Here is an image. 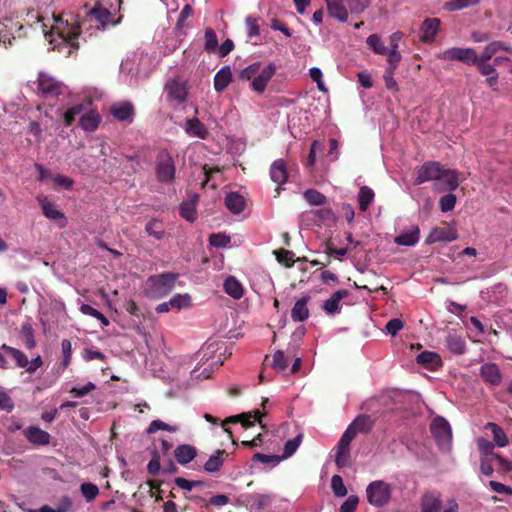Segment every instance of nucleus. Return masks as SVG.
Here are the masks:
<instances>
[{
    "mask_svg": "<svg viewBox=\"0 0 512 512\" xmlns=\"http://www.w3.org/2000/svg\"><path fill=\"white\" fill-rule=\"evenodd\" d=\"M155 172L160 183L169 184L175 179L176 168L174 159L167 150H162L157 155Z\"/></svg>",
    "mask_w": 512,
    "mask_h": 512,
    "instance_id": "20e7f679",
    "label": "nucleus"
},
{
    "mask_svg": "<svg viewBox=\"0 0 512 512\" xmlns=\"http://www.w3.org/2000/svg\"><path fill=\"white\" fill-rule=\"evenodd\" d=\"M301 441H302L301 434L297 435L293 439H289L284 445V452H283V456L281 458H288V457L292 456L298 449Z\"/></svg>",
    "mask_w": 512,
    "mask_h": 512,
    "instance_id": "603ef678",
    "label": "nucleus"
},
{
    "mask_svg": "<svg viewBox=\"0 0 512 512\" xmlns=\"http://www.w3.org/2000/svg\"><path fill=\"white\" fill-rule=\"evenodd\" d=\"M366 43L367 46L376 54L385 55L388 53V48L384 45L381 37L378 34H372L368 36Z\"/></svg>",
    "mask_w": 512,
    "mask_h": 512,
    "instance_id": "79ce46f5",
    "label": "nucleus"
},
{
    "mask_svg": "<svg viewBox=\"0 0 512 512\" xmlns=\"http://www.w3.org/2000/svg\"><path fill=\"white\" fill-rule=\"evenodd\" d=\"M304 199L312 206H322L326 203V196L315 189H308L303 193Z\"/></svg>",
    "mask_w": 512,
    "mask_h": 512,
    "instance_id": "c03bdc74",
    "label": "nucleus"
},
{
    "mask_svg": "<svg viewBox=\"0 0 512 512\" xmlns=\"http://www.w3.org/2000/svg\"><path fill=\"white\" fill-rule=\"evenodd\" d=\"M232 82V70L229 65L223 66L214 76V88L223 92Z\"/></svg>",
    "mask_w": 512,
    "mask_h": 512,
    "instance_id": "cd10ccee",
    "label": "nucleus"
},
{
    "mask_svg": "<svg viewBox=\"0 0 512 512\" xmlns=\"http://www.w3.org/2000/svg\"><path fill=\"white\" fill-rule=\"evenodd\" d=\"M54 24L51 28L52 34H57L70 47L76 48V39L80 35V24L73 15L53 16Z\"/></svg>",
    "mask_w": 512,
    "mask_h": 512,
    "instance_id": "7ed1b4c3",
    "label": "nucleus"
},
{
    "mask_svg": "<svg viewBox=\"0 0 512 512\" xmlns=\"http://www.w3.org/2000/svg\"><path fill=\"white\" fill-rule=\"evenodd\" d=\"M437 58L445 61H459L465 65L471 66L478 61V55L475 49L467 47L448 48L437 55Z\"/></svg>",
    "mask_w": 512,
    "mask_h": 512,
    "instance_id": "0eeeda50",
    "label": "nucleus"
},
{
    "mask_svg": "<svg viewBox=\"0 0 512 512\" xmlns=\"http://www.w3.org/2000/svg\"><path fill=\"white\" fill-rule=\"evenodd\" d=\"M480 375L489 384H498L501 380L499 367L495 363H485L481 366Z\"/></svg>",
    "mask_w": 512,
    "mask_h": 512,
    "instance_id": "c756f323",
    "label": "nucleus"
},
{
    "mask_svg": "<svg viewBox=\"0 0 512 512\" xmlns=\"http://www.w3.org/2000/svg\"><path fill=\"white\" fill-rule=\"evenodd\" d=\"M331 488L335 496L344 497L347 494V489L343 483L341 476L334 475L331 479Z\"/></svg>",
    "mask_w": 512,
    "mask_h": 512,
    "instance_id": "13d9d810",
    "label": "nucleus"
},
{
    "mask_svg": "<svg viewBox=\"0 0 512 512\" xmlns=\"http://www.w3.org/2000/svg\"><path fill=\"white\" fill-rule=\"evenodd\" d=\"M145 231L157 240L163 239L165 235L163 224L158 219L150 220L145 226Z\"/></svg>",
    "mask_w": 512,
    "mask_h": 512,
    "instance_id": "a19ab883",
    "label": "nucleus"
},
{
    "mask_svg": "<svg viewBox=\"0 0 512 512\" xmlns=\"http://www.w3.org/2000/svg\"><path fill=\"white\" fill-rule=\"evenodd\" d=\"M223 288L225 293L235 300L241 299L244 295L243 285L234 276L225 279Z\"/></svg>",
    "mask_w": 512,
    "mask_h": 512,
    "instance_id": "c85d7f7f",
    "label": "nucleus"
},
{
    "mask_svg": "<svg viewBox=\"0 0 512 512\" xmlns=\"http://www.w3.org/2000/svg\"><path fill=\"white\" fill-rule=\"evenodd\" d=\"M459 185L458 173L452 169L441 170V175L438 180L433 183V189L436 192H451L454 191Z\"/></svg>",
    "mask_w": 512,
    "mask_h": 512,
    "instance_id": "1a4fd4ad",
    "label": "nucleus"
},
{
    "mask_svg": "<svg viewBox=\"0 0 512 512\" xmlns=\"http://www.w3.org/2000/svg\"><path fill=\"white\" fill-rule=\"evenodd\" d=\"M404 326V323L399 318H393L389 320L385 326V331L387 334L395 336Z\"/></svg>",
    "mask_w": 512,
    "mask_h": 512,
    "instance_id": "338daca9",
    "label": "nucleus"
},
{
    "mask_svg": "<svg viewBox=\"0 0 512 512\" xmlns=\"http://www.w3.org/2000/svg\"><path fill=\"white\" fill-rule=\"evenodd\" d=\"M358 503V496L350 495L340 506V512H354L358 506Z\"/></svg>",
    "mask_w": 512,
    "mask_h": 512,
    "instance_id": "774afa93",
    "label": "nucleus"
},
{
    "mask_svg": "<svg viewBox=\"0 0 512 512\" xmlns=\"http://www.w3.org/2000/svg\"><path fill=\"white\" fill-rule=\"evenodd\" d=\"M20 335L25 343L26 348L32 349L36 346V341L34 338V329L31 323L26 322L22 324Z\"/></svg>",
    "mask_w": 512,
    "mask_h": 512,
    "instance_id": "37998d69",
    "label": "nucleus"
},
{
    "mask_svg": "<svg viewBox=\"0 0 512 512\" xmlns=\"http://www.w3.org/2000/svg\"><path fill=\"white\" fill-rule=\"evenodd\" d=\"M253 413L254 415L251 412L245 413L246 416L240 421L243 427L249 428L254 426L255 422L261 423V418L266 415V413H262L259 410H255Z\"/></svg>",
    "mask_w": 512,
    "mask_h": 512,
    "instance_id": "4d7b16f0",
    "label": "nucleus"
},
{
    "mask_svg": "<svg viewBox=\"0 0 512 512\" xmlns=\"http://www.w3.org/2000/svg\"><path fill=\"white\" fill-rule=\"evenodd\" d=\"M345 2L351 13H361L368 6V0H345Z\"/></svg>",
    "mask_w": 512,
    "mask_h": 512,
    "instance_id": "69168bd1",
    "label": "nucleus"
},
{
    "mask_svg": "<svg viewBox=\"0 0 512 512\" xmlns=\"http://www.w3.org/2000/svg\"><path fill=\"white\" fill-rule=\"evenodd\" d=\"M276 72V66L273 63H269L268 65L262 66L258 70L255 78L250 83V87L253 91L257 92L258 94H262L274 76Z\"/></svg>",
    "mask_w": 512,
    "mask_h": 512,
    "instance_id": "9d476101",
    "label": "nucleus"
},
{
    "mask_svg": "<svg viewBox=\"0 0 512 512\" xmlns=\"http://www.w3.org/2000/svg\"><path fill=\"white\" fill-rule=\"evenodd\" d=\"M84 110V106L81 103L74 104L63 112L64 125L69 127L75 120V117L81 114Z\"/></svg>",
    "mask_w": 512,
    "mask_h": 512,
    "instance_id": "49530a36",
    "label": "nucleus"
},
{
    "mask_svg": "<svg viewBox=\"0 0 512 512\" xmlns=\"http://www.w3.org/2000/svg\"><path fill=\"white\" fill-rule=\"evenodd\" d=\"M68 88L48 73L41 72L38 76V93L44 98H53L65 94Z\"/></svg>",
    "mask_w": 512,
    "mask_h": 512,
    "instance_id": "423d86ee",
    "label": "nucleus"
},
{
    "mask_svg": "<svg viewBox=\"0 0 512 512\" xmlns=\"http://www.w3.org/2000/svg\"><path fill=\"white\" fill-rule=\"evenodd\" d=\"M485 428L491 431L493 434V440L498 447H505L508 445V437L498 424L489 422L486 424Z\"/></svg>",
    "mask_w": 512,
    "mask_h": 512,
    "instance_id": "e433bc0d",
    "label": "nucleus"
},
{
    "mask_svg": "<svg viewBox=\"0 0 512 512\" xmlns=\"http://www.w3.org/2000/svg\"><path fill=\"white\" fill-rule=\"evenodd\" d=\"M12 27H8L7 24L0 22V44L7 48L12 45V41L15 37L11 33Z\"/></svg>",
    "mask_w": 512,
    "mask_h": 512,
    "instance_id": "5fc2aeb1",
    "label": "nucleus"
},
{
    "mask_svg": "<svg viewBox=\"0 0 512 512\" xmlns=\"http://www.w3.org/2000/svg\"><path fill=\"white\" fill-rule=\"evenodd\" d=\"M174 456L180 465H187L197 456V449L190 444H181L176 447Z\"/></svg>",
    "mask_w": 512,
    "mask_h": 512,
    "instance_id": "393cba45",
    "label": "nucleus"
},
{
    "mask_svg": "<svg viewBox=\"0 0 512 512\" xmlns=\"http://www.w3.org/2000/svg\"><path fill=\"white\" fill-rule=\"evenodd\" d=\"M225 456H228V453L225 450L218 449L215 454L211 455L206 461L204 470L209 473L218 472L224 463Z\"/></svg>",
    "mask_w": 512,
    "mask_h": 512,
    "instance_id": "473e14b6",
    "label": "nucleus"
},
{
    "mask_svg": "<svg viewBox=\"0 0 512 512\" xmlns=\"http://www.w3.org/2000/svg\"><path fill=\"white\" fill-rule=\"evenodd\" d=\"M25 435L28 441L33 444L46 445L50 442L49 433L38 427L31 426L27 428Z\"/></svg>",
    "mask_w": 512,
    "mask_h": 512,
    "instance_id": "2f4dec72",
    "label": "nucleus"
},
{
    "mask_svg": "<svg viewBox=\"0 0 512 512\" xmlns=\"http://www.w3.org/2000/svg\"><path fill=\"white\" fill-rule=\"evenodd\" d=\"M100 122V117L98 113L94 111H89L83 114L79 119V124L85 131H94L98 128Z\"/></svg>",
    "mask_w": 512,
    "mask_h": 512,
    "instance_id": "c9c22d12",
    "label": "nucleus"
},
{
    "mask_svg": "<svg viewBox=\"0 0 512 512\" xmlns=\"http://www.w3.org/2000/svg\"><path fill=\"white\" fill-rule=\"evenodd\" d=\"M1 349L4 350L15 361L17 367L25 369V367L28 365L27 357L19 349L13 348L6 344H3Z\"/></svg>",
    "mask_w": 512,
    "mask_h": 512,
    "instance_id": "4c0bfd02",
    "label": "nucleus"
},
{
    "mask_svg": "<svg viewBox=\"0 0 512 512\" xmlns=\"http://www.w3.org/2000/svg\"><path fill=\"white\" fill-rule=\"evenodd\" d=\"M442 212H448L454 209L456 204V196L452 193L445 194L439 201Z\"/></svg>",
    "mask_w": 512,
    "mask_h": 512,
    "instance_id": "052dcab7",
    "label": "nucleus"
},
{
    "mask_svg": "<svg viewBox=\"0 0 512 512\" xmlns=\"http://www.w3.org/2000/svg\"><path fill=\"white\" fill-rule=\"evenodd\" d=\"M87 17L89 22L97 23V28H104L112 21L113 15L108 9L103 8L100 4H97L93 9L89 11Z\"/></svg>",
    "mask_w": 512,
    "mask_h": 512,
    "instance_id": "a211bd4d",
    "label": "nucleus"
},
{
    "mask_svg": "<svg viewBox=\"0 0 512 512\" xmlns=\"http://www.w3.org/2000/svg\"><path fill=\"white\" fill-rule=\"evenodd\" d=\"M184 130L189 136L200 139H206L209 135L208 129L198 118L187 119Z\"/></svg>",
    "mask_w": 512,
    "mask_h": 512,
    "instance_id": "412c9836",
    "label": "nucleus"
},
{
    "mask_svg": "<svg viewBox=\"0 0 512 512\" xmlns=\"http://www.w3.org/2000/svg\"><path fill=\"white\" fill-rule=\"evenodd\" d=\"M477 446L480 451V453L484 456L483 458H494L495 453H493L494 450V444L484 438H479L477 440Z\"/></svg>",
    "mask_w": 512,
    "mask_h": 512,
    "instance_id": "864d4df0",
    "label": "nucleus"
},
{
    "mask_svg": "<svg viewBox=\"0 0 512 512\" xmlns=\"http://www.w3.org/2000/svg\"><path fill=\"white\" fill-rule=\"evenodd\" d=\"M180 215L189 222H193L197 218L194 201L183 202L180 205Z\"/></svg>",
    "mask_w": 512,
    "mask_h": 512,
    "instance_id": "09e8293b",
    "label": "nucleus"
},
{
    "mask_svg": "<svg viewBox=\"0 0 512 512\" xmlns=\"http://www.w3.org/2000/svg\"><path fill=\"white\" fill-rule=\"evenodd\" d=\"M80 491L87 502L93 501L99 494L98 486L90 482L81 484Z\"/></svg>",
    "mask_w": 512,
    "mask_h": 512,
    "instance_id": "3c124183",
    "label": "nucleus"
},
{
    "mask_svg": "<svg viewBox=\"0 0 512 512\" xmlns=\"http://www.w3.org/2000/svg\"><path fill=\"white\" fill-rule=\"evenodd\" d=\"M457 231L451 227H435L427 236L425 243L451 242L457 239Z\"/></svg>",
    "mask_w": 512,
    "mask_h": 512,
    "instance_id": "2eb2a0df",
    "label": "nucleus"
},
{
    "mask_svg": "<svg viewBox=\"0 0 512 512\" xmlns=\"http://www.w3.org/2000/svg\"><path fill=\"white\" fill-rule=\"evenodd\" d=\"M110 112L120 122L131 123L135 116V109L131 102L120 101L111 105Z\"/></svg>",
    "mask_w": 512,
    "mask_h": 512,
    "instance_id": "ddd939ff",
    "label": "nucleus"
},
{
    "mask_svg": "<svg viewBox=\"0 0 512 512\" xmlns=\"http://www.w3.org/2000/svg\"><path fill=\"white\" fill-rule=\"evenodd\" d=\"M204 40L205 51L208 53L215 52L218 48V38L216 32L211 27L205 29Z\"/></svg>",
    "mask_w": 512,
    "mask_h": 512,
    "instance_id": "a18cd8bd",
    "label": "nucleus"
},
{
    "mask_svg": "<svg viewBox=\"0 0 512 512\" xmlns=\"http://www.w3.org/2000/svg\"><path fill=\"white\" fill-rule=\"evenodd\" d=\"M178 278V273L171 272H163L149 276L144 285L143 291L145 296L156 300L166 297L174 289Z\"/></svg>",
    "mask_w": 512,
    "mask_h": 512,
    "instance_id": "f03ea898",
    "label": "nucleus"
},
{
    "mask_svg": "<svg viewBox=\"0 0 512 512\" xmlns=\"http://www.w3.org/2000/svg\"><path fill=\"white\" fill-rule=\"evenodd\" d=\"M224 202L226 208L233 214H240L246 206L245 198L238 192L227 193Z\"/></svg>",
    "mask_w": 512,
    "mask_h": 512,
    "instance_id": "b1692460",
    "label": "nucleus"
},
{
    "mask_svg": "<svg viewBox=\"0 0 512 512\" xmlns=\"http://www.w3.org/2000/svg\"><path fill=\"white\" fill-rule=\"evenodd\" d=\"M490 59H484L483 55L478 56V61L474 63V66L477 67V70L484 76H490L494 73H497L496 66L494 63H488Z\"/></svg>",
    "mask_w": 512,
    "mask_h": 512,
    "instance_id": "de8ad7c7",
    "label": "nucleus"
},
{
    "mask_svg": "<svg viewBox=\"0 0 512 512\" xmlns=\"http://www.w3.org/2000/svg\"><path fill=\"white\" fill-rule=\"evenodd\" d=\"M416 362L423 368L429 370H435L442 364L441 357L437 353L431 351H423L418 354Z\"/></svg>",
    "mask_w": 512,
    "mask_h": 512,
    "instance_id": "bb28decb",
    "label": "nucleus"
},
{
    "mask_svg": "<svg viewBox=\"0 0 512 512\" xmlns=\"http://www.w3.org/2000/svg\"><path fill=\"white\" fill-rule=\"evenodd\" d=\"M261 65L262 64L260 62H255L243 68L239 73V79L242 81L252 82L258 70L261 68Z\"/></svg>",
    "mask_w": 512,
    "mask_h": 512,
    "instance_id": "8fccbe9b",
    "label": "nucleus"
},
{
    "mask_svg": "<svg viewBox=\"0 0 512 512\" xmlns=\"http://www.w3.org/2000/svg\"><path fill=\"white\" fill-rule=\"evenodd\" d=\"M231 355L225 341L215 340L205 343L196 354L197 365L190 372V381L201 382L210 378L215 368L219 367Z\"/></svg>",
    "mask_w": 512,
    "mask_h": 512,
    "instance_id": "f257e3e1",
    "label": "nucleus"
},
{
    "mask_svg": "<svg viewBox=\"0 0 512 512\" xmlns=\"http://www.w3.org/2000/svg\"><path fill=\"white\" fill-rule=\"evenodd\" d=\"M421 512H440L442 500L440 496L434 492H426L421 498Z\"/></svg>",
    "mask_w": 512,
    "mask_h": 512,
    "instance_id": "5701e85b",
    "label": "nucleus"
},
{
    "mask_svg": "<svg viewBox=\"0 0 512 512\" xmlns=\"http://www.w3.org/2000/svg\"><path fill=\"white\" fill-rule=\"evenodd\" d=\"M420 239V229L417 225L412 224L403 229L394 239V242L400 246H415Z\"/></svg>",
    "mask_w": 512,
    "mask_h": 512,
    "instance_id": "dca6fc26",
    "label": "nucleus"
},
{
    "mask_svg": "<svg viewBox=\"0 0 512 512\" xmlns=\"http://www.w3.org/2000/svg\"><path fill=\"white\" fill-rule=\"evenodd\" d=\"M430 431L439 446L448 444L452 438L451 427L443 417H436L430 425Z\"/></svg>",
    "mask_w": 512,
    "mask_h": 512,
    "instance_id": "6e6552de",
    "label": "nucleus"
},
{
    "mask_svg": "<svg viewBox=\"0 0 512 512\" xmlns=\"http://www.w3.org/2000/svg\"><path fill=\"white\" fill-rule=\"evenodd\" d=\"M349 459H350V448H346V449L337 448L335 463L339 468L348 466Z\"/></svg>",
    "mask_w": 512,
    "mask_h": 512,
    "instance_id": "e2e57ef3",
    "label": "nucleus"
},
{
    "mask_svg": "<svg viewBox=\"0 0 512 512\" xmlns=\"http://www.w3.org/2000/svg\"><path fill=\"white\" fill-rule=\"evenodd\" d=\"M446 347L455 355H462L466 351V343L464 339L457 334L449 333L446 336Z\"/></svg>",
    "mask_w": 512,
    "mask_h": 512,
    "instance_id": "72a5a7b5",
    "label": "nucleus"
},
{
    "mask_svg": "<svg viewBox=\"0 0 512 512\" xmlns=\"http://www.w3.org/2000/svg\"><path fill=\"white\" fill-rule=\"evenodd\" d=\"M209 243L214 247L223 248L230 243V237L225 234L214 233L210 235Z\"/></svg>",
    "mask_w": 512,
    "mask_h": 512,
    "instance_id": "680f3d73",
    "label": "nucleus"
},
{
    "mask_svg": "<svg viewBox=\"0 0 512 512\" xmlns=\"http://www.w3.org/2000/svg\"><path fill=\"white\" fill-rule=\"evenodd\" d=\"M356 431L349 425L347 427V429L344 431V433L342 434L338 444H337V448H340V449H346V448H350V444L352 442V440L356 437Z\"/></svg>",
    "mask_w": 512,
    "mask_h": 512,
    "instance_id": "6e6d98bb",
    "label": "nucleus"
},
{
    "mask_svg": "<svg viewBox=\"0 0 512 512\" xmlns=\"http://www.w3.org/2000/svg\"><path fill=\"white\" fill-rule=\"evenodd\" d=\"M191 296L188 293L175 294L170 300L169 305L173 310L180 311L191 307Z\"/></svg>",
    "mask_w": 512,
    "mask_h": 512,
    "instance_id": "ea45409f",
    "label": "nucleus"
},
{
    "mask_svg": "<svg viewBox=\"0 0 512 512\" xmlns=\"http://www.w3.org/2000/svg\"><path fill=\"white\" fill-rule=\"evenodd\" d=\"M375 425V419L370 415L361 414L357 416L350 426L356 431V433H369Z\"/></svg>",
    "mask_w": 512,
    "mask_h": 512,
    "instance_id": "7c9ffc66",
    "label": "nucleus"
},
{
    "mask_svg": "<svg viewBox=\"0 0 512 512\" xmlns=\"http://www.w3.org/2000/svg\"><path fill=\"white\" fill-rule=\"evenodd\" d=\"M385 55L388 64L386 69L395 71L402 58L399 50H388Z\"/></svg>",
    "mask_w": 512,
    "mask_h": 512,
    "instance_id": "0e129e2a",
    "label": "nucleus"
},
{
    "mask_svg": "<svg viewBox=\"0 0 512 512\" xmlns=\"http://www.w3.org/2000/svg\"><path fill=\"white\" fill-rule=\"evenodd\" d=\"M327 11L332 18L345 23L348 20V9L345 0H325Z\"/></svg>",
    "mask_w": 512,
    "mask_h": 512,
    "instance_id": "6ab92c4d",
    "label": "nucleus"
},
{
    "mask_svg": "<svg viewBox=\"0 0 512 512\" xmlns=\"http://www.w3.org/2000/svg\"><path fill=\"white\" fill-rule=\"evenodd\" d=\"M499 51H506L512 54V47L502 41H492L485 46L481 55H483L484 59H492Z\"/></svg>",
    "mask_w": 512,
    "mask_h": 512,
    "instance_id": "f704fd0d",
    "label": "nucleus"
},
{
    "mask_svg": "<svg viewBox=\"0 0 512 512\" xmlns=\"http://www.w3.org/2000/svg\"><path fill=\"white\" fill-rule=\"evenodd\" d=\"M349 295V291L346 289H340L335 291L330 298L323 303V310L327 315H336L341 311L340 302Z\"/></svg>",
    "mask_w": 512,
    "mask_h": 512,
    "instance_id": "f3484780",
    "label": "nucleus"
},
{
    "mask_svg": "<svg viewBox=\"0 0 512 512\" xmlns=\"http://www.w3.org/2000/svg\"><path fill=\"white\" fill-rule=\"evenodd\" d=\"M439 25L440 20L438 18L426 19L421 26V41L425 43L432 42L435 39Z\"/></svg>",
    "mask_w": 512,
    "mask_h": 512,
    "instance_id": "a878e982",
    "label": "nucleus"
},
{
    "mask_svg": "<svg viewBox=\"0 0 512 512\" xmlns=\"http://www.w3.org/2000/svg\"><path fill=\"white\" fill-rule=\"evenodd\" d=\"M374 191L368 186H362L358 193V203L361 211H366L374 200Z\"/></svg>",
    "mask_w": 512,
    "mask_h": 512,
    "instance_id": "58836bf2",
    "label": "nucleus"
},
{
    "mask_svg": "<svg viewBox=\"0 0 512 512\" xmlns=\"http://www.w3.org/2000/svg\"><path fill=\"white\" fill-rule=\"evenodd\" d=\"M309 301V295H303L296 301L291 310V318L294 322H303L309 318L310 313L307 307Z\"/></svg>",
    "mask_w": 512,
    "mask_h": 512,
    "instance_id": "aec40b11",
    "label": "nucleus"
},
{
    "mask_svg": "<svg viewBox=\"0 0 512 512\" xmlns=\"http://www.w3.org/2000/svg\"><path fill=\"white\" fill-rule=\"evenodd\" d=\"M165 91L169 101L181 104L187 99V88L184 83L178 80H168L165 84Z\"/></svg>",
    "mask_w": 512,
    "mask_h": 512,
    "instance_id": "4468645a",
    "label": "nucleus"
},
{
    "mask_svg": "<svg viewBox=\"0 0 512 512\" xmlns=\"http://www.w3.org/2000/svg\"><path fill=\"white\" fill-rule=\"evenodd\" d=\"M442 168L443 167L440 165V163L435 161L424 163L417 170L415 184H422L428 181H433L435 183L438 180V177L441 175Z\"/></svg>",
    "mask_w": 512,
    "mask_h": 512,
    "instance_id": "9b49d317",
    "label": "nucleus"
},
{
    "mask_svg": "<svg viewBox=\"0 0 512 512\" xmlns=\"http://www.w3.org/2000/svg\"><path fill=\"white\" fill-rule=\"evenodd\" d=\"M38 201L46 218L55 221L60 228H64L67 225L66 216L54 203L49 201L46 197L38 198Z\"/></svg>",
    "mask_w": 512,
    "mask_h": 512,
    "instance_id": "f8f14e48",
    "label": "nucleus"
},
{
    "mask_svg": "<svg viewBox=\"0 0 512 512\" xmlns=\"http://www.w3.org/2000/svg\"><path fill=\"white\" fill-rule=\"evenodd\" d=\"M270 178L277 185H282L287 182L288 172L283 159H277L271 164Z\"/></svg>",
    "mask_w": 512,
    "mask_h": 512,
    "instance_id": "4be33fe9",
    "label": "nucleus"
},
{
    "mask_svg": "<svg viewBox=\"0 0 512 512\" xmlns=\"http://www.w3.org/2000/svg\"><path fill=\"white\" fill-rule=\"evenodd\" d=\"M246 29H247V36L249 38H253L255 36H258L260 33V28L258 24V19L252 16H247L245 19Z\"/></svg>",
    "mask_w": 512,
    "mask_h": 512,
    "instance_id": "bf43d9fd",
    "label": "nucleus"
},
{
    "mask_svg": "<svg viewBox=\"0 0 512 512\" xmlns=\"http://www.w3.org/2000/svg\"><path fill=\"white\" fill-rule=\"evenodd\" d=\"M392 488L390 484L377 480L371 482L366 489L368 502L375 507H383L390 501Z\"/></svg>",
    "mask_w": 512,
    "mask_h": 512,
    "instance_id": "39448f33",
    "label": "nucleus"
}]
</instances>
